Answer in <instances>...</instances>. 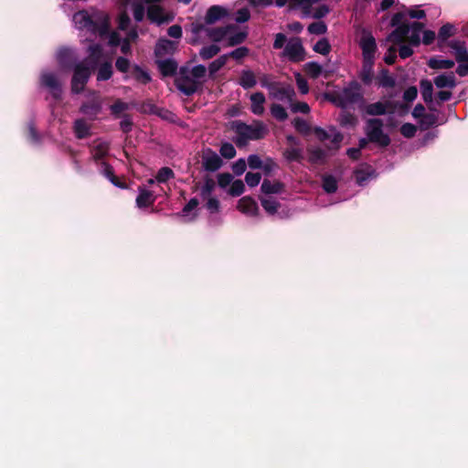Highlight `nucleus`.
I'll return each mask as SVG.
<instances>
[{"label": "nucleus", "instance_id": "obj_14", "mask_svg": "<svg viewBox=\"0 0 468 468\" xmlns=\"http://www.w3.org/2000/svg\"><path fill=\"white\" fill-rule=\"evenodd\" d=\"M41 84L48 88L55 99H59L61 96V85L58 78L49 71H44L41 74Z\"/></svg>", "mask_w": 468, "mask_h": 468}, {"label": "nucleus", "instance_id": "obj_58", "mask_svg": "<svg viewBox=\"0 0 468 468\" xmlns=\"http://www.w3.org/2000/svg\"><path fill=\"white\" fill-rule=\"evenodd\" d=\"M289 105L293 112L308 113L310 112V107L306 102H295L292 99Z\"/></svg>", "mask_w": 468, "mask_h": 468}, {"label": "nucleus", "instance_id": "obj_1", "mask_svg": "<svg viewBox=\"0 0 468 468\" xmlns=\"http://www.w3.org/2000/svg\"><path fill=\"white\" fill-rule=\"evenodd\" d=\"M74 27L80 31H85L101 38H108V44L112 47L121 46L123 54L130 51V43L134 41L138 35L132 29L121 37L119 31L110 32V16L102 10L91 8L75 13L72 16Z\"/></svg>", "mask_w": 468, "mask_h": 468}, {"label": "nucleus", "instance_id": "obj_30", "mask_svg": "<svg viewBox=\"0 0 468 468\" xmlns=\"http://www.w3.org/2000/svg\"><path fill=\"white\" fill-rule=\"evenodd\" d=\"M422 99L426 103L432 102L433 83L429 80H422L420 84Z\"/></svg>", "mask_w": 468, "mask_h": 468}, {"label": "nucleus", "instance_id": "obj_51", "mask_svg": "<svg viewBox=\"0 0 468 468\" xmlns=\"http://www.w3.org/2000/svg\"><path fill=\"white\" fill-rule=\"evenodd\" d=\"M271 112L272 116L279 121H283L287 118L285 109L279 104H273L271 108Z\"/></svg>", "mask_w": 468, "mask_h": 468}, {"label": "nucleus", "instance_id": "obj_27", "mask_svg": "<svg viewBox=\"0 0 468 468\" xmlns=\"http://www.w3.org/2000/svg\"><path fill=\"white\" fill-rule=\"evenodd\" d=\"M428 65L433 69H450L454 67L455 62L452 59H445L440 57L429 59Z\"/></svg>", "mask_w": 468, "mask_h": 468}, {"label": "nucleus", "instance_id": "obj_7", "mask_svg": "<svg viewBox=\"0 0 468 468\" xmlns=\"http://www.w3.org/2000/svg\"><path fill=\"white\" fill-rule=\"evenodd\" d=\"M90 76V69L86 62L78 63L74 68V74L71 81V90L74 93H80Z\"/></svg>", "mask_w": 468, "mask_h": 468}, {"label": "nucleus", "instance_id": "obj_61", "mask_svg": "<svg viewBox=\"0 0 468 468\" xmlns=\"http://www.w3.org/2000/svg\"><path fill=\"white\" fill-rule=\"evenodd\" d=\"M417 132V127L412 123H404L400 128V133L403 136L407 138H411L415 135Z\"/></svg>", "mask_w": 468, "mask_h": 468}, {"label": "nucleus", "instance_id": "obj_20", "mask_svg": "<svg viewBox=\"0 0 468 468\" xmlns=\"http://www.w3.org/2000/svg\"><path fill=\"white\" fill-rule=\"evenodd\" d=\"M250 111L255 115H262L264 112L265 96L262 92H255L250 96Z\"/></svg>", "mask_w": 468, "mask_h": 468}, {"label": "nucleus", "instance_id": "obj_54", "mask_svg": "<svg viewBox=\"0 0 468 468\" xmlns=\"http://www.w3.org/2000/svg\"><path fill=\"white\" fill-rule=\"evenodd\" d=\"M250 17V12L249 8L242 7L236 11L234 19L238 23L247 22Z\"/></svg>", "mask_w": 468, "mask_h": 468}, {"label": "nucleus", "instance_id": "obj_5", "mask_svg": "<svg viewBox=\"0 0 468 468\" xmlns=\"http://www.w3.org/2000/svg\"><path fill=\"white\" fill-rule=\"evenodd\" d=\"M383 122L379 119H369L366 125V133L369 141L381 146H387L390 143L389 137L383 133Z\"/></svg>", "mask_w": 468, "mask_h": 468}, {"label": "nucleus", "instance_id": "obj_24", "mask_svg": "<svg viewBox=\"0 0 468 468\" xmlns=\"http://www.w3.org/2000/svg\"><path fill=\"white\" fill-rule=\"evenodd\" d=\"M155 196L150 190L139 187V194L136 197V205L138 207H147L154 204Z\"/></svg>", "mask_w": 468, "mask_h": 468}, {"label": "nucleus", "instance_id": "obj_22", "mask_svg": "<svg viewBox=\"0 0 468 468\" xmlns=\"http://www.w3.org/2000/svg\"><path fill=\"white\" fill-rule=\"evenodd\" d=\"M109 144L101 139L95 140L91 145L90 153L95 161H99L107 155Z\"/></svg>", "mask_w": 468, "mask_h": 468}, {"label": "nucleus", "instance_id": "obj_34", "mask_svg": "<svg viewBox=\"0 0 468 468\" xmlns=\"http://www.w3.org/2000/svg\"><path fill=\"white\" fill-rule=\"evenodd\" d=\"M388 109V103L378 101L370 103L366 107V112L368 115H383Z\"/></svg>", "mask_w": 468, "mask_h": 468}, {"label": "nucleus", "instance_id": "obj_21", "mask_svg": "<svg viewBox=\"0 0 468 468\" xmlns=\"http://www.w3.org/2000/svg\"><path fill=\"white\" fill-rule=\"evenodd\" d=\"M228 16V11L225 7L220 5H213L211 6L205 16V21L207 24H214L215 22L224 18Z\"/></svg>", "mask_w": 468, "mask_h": 468}, {"label": "nucleus", "instance_id": "obj_62", "mask_svg": "<svg viewBox=\"0 0 468 468\" xmlns=\"http://www.w3.org/2000/svg\"><path fill=\"white\" fill-rule=\"evenodd\" d=\"M308 31L311 34L322 35L326 31V26L323 22H314L308 27Z\"/></svg>", "mask_w": 468, "mask_h": 468}, {"label": "nucleus", "instance_id": "obj_48", "mask_svg": "<svg viewBox=\"0 0 468 468\" xmlns=\"http://www.w3.org/2000/svg\"><path fill=\"white\" fill-rule=\"evenodd\" d=\"M227 60L228 55H222L217 59H215L213 62H211L208 67L210 74L213 75L217 71H218L227 63Z\"/></svg>", "mask_w": 468, "mask_h": 468}, {"label": "nucleus", "instance_id": "obj_33", "mask_svg": "<svg viewBox=\"0 0 468 468\" xmlns=\"http://www.w3.org/2000/svg\"><path fill=\"white\" fill-rule=\"evenodd\" d=\"M262 207L270 215H274L279 207V203L272 196H263L261 197Z\"/></svg>", "mask_w": 468, "mask_h": 468}, {"label": "nucleus", "instance_id": "obj_29", "mask_svg": "<svg viewBox=\"0 0 468 468\" xmlns=\"http://www.w3.org/2000/svg\"><path fill=\"white\" fill-rule=\"evenodd\" d=\"M158 68L161 71V73L164 76H171L175 74L177 69V64L175 60L167 58V59H158Z\"/></svg>", "mask_w": 468, "mask_h": 468}, {"label": "nucleus", "instance_id": "obj_37", "mask_svg": "<svg viewBox=\"0 0 468 468\" xmlns=\"http://www.w3.org/2000/svg\"><path fill=\"white\" fill-rule=\"evenodd\" d=\"M456 33V28L452 24L447 23L443 25L438 33V39L441 42L446 41L450 37Z\"/></svg>", "mask_w": 468, "mask_h": 468}, {"label": "nucleus", "instance_id": "obj_6", "mask_svg": "<svg viewBox=\"0 0 468 468\" xmlns=\"http://www.w3.org/2000/svg\"><path fill=\"white\" fill-rule=\"evenodd\" d=\"M451 48L453 50L458 67L456 73L460 77L468 75V48H466L464 42L453 40L450 44Z\"/></svg>", "mask_w": 468, "mask_h": 468}, {"label": "nucleus", "instance_id": "obj_25", "mask_svg": "<svg viewBox=\"0 0 468 468\" xmlns=\"http://www.w3.org/2000/svg\"><path fill=\"white\" fill-rule=\"evenodd\" d=\"M239 84L245 90L253 88L257 84V77L250 69H243L240 72Z\"/></svg>", "mask_w": 468, "mask_h": 468}, {"label": "nucleus", "instance_id": "obj_42", "mask_svg": "<svg viewBox=\"0 0 468 468\" xmlns=\"http://www.w3.org/2000/svg\"><path fill=\"white\" fill-rule=\"evenodd\" d=\"M219 50L220 48L218 45L212 44L209 46L203 47L199 54L202 58L208 59L217 55L219 52Z\"/></svg>", "mask_w": 468, "mask_h": 468}, {"label": "nucleus", "instance_id": "obj_47", "mask_svg": "<svg viewBox=\"0 0 468 468\" xmlns=\"http://www.w3.org/2000/svg\"><path fill=\"white\" fill-rule=\"evenodd\" d=\"M245 190V186H244V183L238 179V180H234L229 190H228V193L232 196V197H239L240 196Z\"/></svg>", "mask_w": 468, "mask_h": 468}, {"label": "nucleus", "instance_id": "obj_4", "mask_svg": "<svg viewBox=\"0 0 468 468\" xmlns=\"http://www.w3.org/2000/svg\"><path fill=\"white\" fill-rule=\"evenodd\" d=\"M423 25L414 22L410 26L403 24L399 26L388 37L394 43L409 42L410 46H418L420 42V34Z\"/></svg>", "mask_w": 468, "mask_h": 468}, {"label": "nucleus", "instance_id": "obj_15", "mask_svg": "<svg viewBox=\"0 0 468 468\" xmlns=\"http://www.w3.org/2000/svg\"><path fill=\"white\" fill-rule=\"evenodd\" d=\"M199 201L197 197L191 198L188 203L183 207L182 211L176 216L182 219L183 222H192L198 215Z\"/></svg>", "mask_w": 468, "mask_h": 468}, {"label": "nucleus", "instance_id": "obj_59", "mask_svg": "<svg viewBox=\"0 0 468 468\" xmlns=\"http://www.w3.org/2000/svg\"><path fill=\"white\" fill-rule=\"evenodd\" d=\"M233 182V176L229 173H222L218 175V183L221 188H226Z\"/></svg>", "mask_w": 468, "mask_h": 468}, {"label": "nucleus", "instance_id": "obj_44", "mask_svg": "<svg viewBox=\"0 0 468 468\" xmlns=\"http://www.w3.org/2000/svg\"><path fill=\"white\" fill-rule=\"evenodd\" d=\"M309 161L312 163H320L325 157V152L319 147H313L308 150Z\"/></svg>", "mask_w": 468, "mask_h": 468}, {"label": "nucleus", "instance_id": "obj_32", "mask_svg": "<svg viewBox=\"0 0 468 468\" xmlns=\"http://www.w3.org/2000/svg\"><path fill=\"white\" fill-rule=\"evenodd\" d=\"M216 188V182L212 178H206L199 188V195L203 200L212 197Z\"/></svg>", "mask_w": 468, "mask_h": 468}, {"label": "nucleus", "instance_id": "obj_26", "mask_svg": "<svg viewBox=\"0 0 468 468\" xmlns=\"http://www.w3.org/2000/svg\"><path fill=\"white\" fill-rule=\"evenodd\" d=\"M90 124L84 119H77L74 122L73 130L79 139L87 138L90 135Z\"/></svg>", "mask_w": 468, "mask_h": 468}, {"label": "nucleus", "instance_id": "obj_63", "mask_svg": "<svg viewBox=\"0 0 468 468\" xmlns=\"http://www.w3.org/2000/svg\"><path fill=\"white\" fill-rule=\"evenodd\" d=\"M293 125L295 129L302 133H307L310 131V126L306 121L301 118H295L293 120Z\"/></svg>", "mask_w": 468, "mask_h": 468}, {"label": "nucleus", "instance_id": "obj_16", "mask_svg": "<svg viewBox=\"0 0 468 468\" xmlns=\"http://www.w3.org/2000/svg\"><path fill=\"white\" fill-rule=\"evenodd\" d=\"M271 95L272 98L289 103H292L295 92L291 85H278L271 88Z\"/></svg>", "mask_w": 468, "mask_h": 468}, {"label": "nucleus", "instance_id": "obj_52", "mask_svg": "<svg viewBox=\"0 0 468 468\" xmlns=\"http://www.w3.org/2000/svg\"><path fill=\"white\" fill-rule=\"evenodd\" d=\"M133 74H134L135 80L141 83L146 84L151 80V77H150L149 73L143 70L139 67L134 68Z\"/></svg>", "mask_w": 468, "mask_h": 468}, {"label": "nucleus", "instance_id": "obj_8", "mask_svg": "<svg viewBox=\"0 0 468 468\" xmlns=\"http://www.w3.org/2000/svg\"><path fill=\"white\" fill-rule=\"evenodd\" d=\"M358 44L362 49L363 60H375L377 44L372 34L367 30H363Z\"/></svg>", "mask_w": 468, "mask_h": 468}, {"label": "nucleus", "instance_id": "obj_60", "mask_svg": "<svg viewBox=\"0 0 468 468\" xmlns=\"http://www.w3.org/2000/svg\"><path fill=\"white\" fill-rule=\"evenodd\" d=\"M206 201V208L209 211V213L214 214L218 212L219 210V201L216 197H209L205 200Z\"/></svg>", "mask_w": 468, "mask_h": 468}, {"label": "nucleus", "instance_id": "obj_9", "mask_svg": "<svg viewBox=\"0 0 468 468\" xmlns=\"http://www.w3.org/2000/svg\"><path fill=\"white\" fill-rule=\"evenodd\" d=\"M176 88L186 95H192L200 87V81H197L187 71L181 72L176 79Z\"/></svg>", "mask_w": 468, "mask_h": 468}, {"label": "nucleus", "instance_id": "obj_64", "mask_svg": "<svg viewBox=\"0 0 468 468\" xmlns=\"http://www.w3.org/2000/svg\"><path fill=\"white\" fill-rule=\"evenodd\" d=\"M249 54V49L246 47H240L234 50H232L230 53L227 54L228 58L231 57L234 59H241L245 58Z\"/></svg>", "mask_w": 468, "mask_h": 468}, {"label": "nucleus", "instance_id": "obj_46", "mask_svg": "<svg viewBox=\"0 0 468 468\" xmlns=\"http://www.w3.org/2000/svg\"><path fill=\"white\" fill-rule=\"evenodd\" d=\"M323 71V68L316 62H309L305 65V72L313 79L318 78Z\"/></svg>", "mask_w": 468, "mask_h": 468}, {"label": "nucleus", "instance_id": "obj_11", "mask_svg": "<svg viewBox=\"0 0 468 468\" xmlns=\"http://www.w3.org/2000/svg\"><path fill=\"white\" fill-rule=\"evenodd\" d=\"M201 162L203 168L208 172H215L223 165L221 157L210 148L202 151Z\"/></svg>", "mask_w": 468, "mask_h": 468}, {"label": "nucleus", "instance_id": "obj_38", "mask_svg": "<svg viewBox=\"0 0 468 468\" xmlns=\"http://www.w3.org/2000/svg\"><path fill=\"white\" fill-rule=\"evenodd\" d=\"M175 177V173L169 167H162L155 176V180L159 184H165L170 179Z\"/></svg>", "mask_w": 468, "mask_h": 468}, {"label": "nucleus", "instance_id": "obj_53", "mask_svg": "<svg viewBox=\"0 0 468 468\" xmlns=\"http://www.w3.org/2000/svg\"><path fill=\"white\" fill-rule=\"evenodd\" d=\"M330 45L327 41V39L323 38L320 39L314 47V50L317 53H320L322 55H326L330 51Z\"/></svg>", "mask_w": 468, "mask_h": 468}, {"label": "nucleus", "instance_id": "obj_13", "mask_svg": "<svg viewBox=\"0 0 468 468\" xmlns=\"http://www.w3.org/2000/svg\"><path fill=\"white\" fill-rule=\"evenodd\" d=\"M89 101L84 102L80 107V112L95 119L101 111V100L98 92H90Z\"/></svg>", "mask_w": 468, "mask_h": 468}, {"label": "nucleus", "instance_id": "obj_39", "mask_svg": "<svg viewBox=\"0 0 468 468\" xmlns=\"http://www.w3.org/2000/svg\"><path fill=\"white\" fill-rule=\"evenodd\" d=\"M284 156L289 161L302 162L303 159L302 149L293 146L285 150Z\"/></svg>", "mask_w": 468, "mask_h": 468}, {"label": "nucleus", "instance_id": "obj_41", "mask_svg": "<svg viewBox=\"0 0 468 468\" xmlns=\"http://www.w3.org/2000/svg\"><path fill=\"white\" fill-rule=\"evenodd\" d=\"M102 174L116 186L123 188L124 185L121 184L113 176L112 168L106 163L101 164Z\"/></svg>", "mask_w": 468, "mask_h": 468}, {"label": "nucleus", "instance_id": "obj_56", "mask_svg": "<svg viewBox=\"0 0 468 468\" xmlns=\"http://www.w3.org/2000/svg\"><path fill=\"white\" fill-rule=\"evenodd\" d=\"M437 122V117L433 113L424 114V116L420 120V124L422 129H428L429 127L434 125Z\"/></svg>", "mask_w": 468, "mask_h": 468}, {"label": "nucleus", "instance_id": "obj_49", "mask_svg": "<svg viewBox=\"0 0 468 468\" xmlns=\"http://www.w3.org/2000/svg\"><path fill=\"white\" fill-rule=\"evenodd\" d=\"M220 154L226 159H232L236 155V150L230 143H224L220 147Z\"/></svg>", "mask_w": 468, "mask_h": 468}, {"label": "nucleus", "instance_id": "obj_10", "mask_svg": "<svg viewBox=\"0 0 468 468\" xmlns=\"http://www.w3.org/2000/svg\"><path fill=\"white\" fill-rule=\"evenodd\" d=\"M283 55L293 62L303 60L304 49L300 38H291L284 47Z\"/></svg>", "mask_w": 468, "mask_h": 468}, {"label": "nucleus", "instance_id": "obj_45", "mask_svg": "<svg viewBox=\"0 0 468 468\" xmlns=\"http://www.w3.org/2000/svg\"><path fill=\"white\" fill-rule=\"evenodd\" d=\"M378 84L385 88H391L395 85V79L388 74V70L383 69L378 77Z\"/></svg>", "mask_w": 468, "mask_h": 468}, {"label": "nucleus", "instance_id": "obj_18", "mask_svg": "<svg viewBox=\"0 0 468 468\" xmlns=\"http://www.w3.org/2000/svg\"><path fill=\"white\" fill-rule=\"evenodd\" d=\"M238 209L248 216H256L258 213V205L254 199L250 197H244L239 200Z\"/></svg>", "mask_w": 468, "mask_h": 468}, {"label": "nucleus", "instance_id": "obj_57", "mask_svg": "<svg viewBox=\"0 0 468 468\" xmlns=\"http://www.w3.org/2000/svg\"><path fill=\"white\" fill-rule=\"evenodd\" d=\"M261 179V176L260 173H251L249 172L245 176V181L247 185L250 187L256 186L260 184Z\"/></svg>", "mask_w": 468, "mask_h": 468}, {"label": "nucleus", "instance_id": "obj_19", "mask_svg": "<svg viewBox=\"0 0 468 468\" xmlns=\"http://www.w3.org/2000/svg\"><path fill=\"white\" fill-rule=\"evenodd\" d=\"M176 48V42L169 39H160L155 47V55L157 58H163L172 54Z\"/></svg>", "mask_w": 468, "mask_h": 468}, {"label": "nucleus", "instance_id": "obj_23", "mask_svg": "<svg viewBox=\"0 0 468 468\" xmlns=\"http://www.w3.org/2000/svg\"><path fill=\"white\" fill-rule=\"evenodd\" d=\"M314 133L322 141L332 138V143L334 144H338L343 139L342 134L333 128L329 129V131H325L322 128H315Z\"/></svg>", "mask_w": 468, "mask_h": 468}, {"label": "nucleus", "instance_id": "obj_28", "mask_svg": "<svg viewBox=\"0 0 468 468\" xmlns=\"http://www.w3.org/2000/svg\"><path fill=\"white\" fill-rule=\"evenodd\" d=\"M374 63L375 60H363V66L359 77L365 84L371 83L373 80Z\"/></svg>", "mask_w": 468, "mask_h": 468}, {"label": "nucleus", "instance_id": "obj_3", "mask_svg": "<svg viewBox=\"0 0 468 468\" xmlns=\"http://www.w3.org/2000/svg\"><path fill=\"white\" fill-rule=\"evenodd\" d=\"M234 130L236 133L235 143L238 146L246 145L250 140L261 139L268 132L266 125L261 122H257L250 125L239 122L234 124Z\"/></svg>", "mask_w": 468, "mask_h": 468}, {"label": "nucleus", "instance_id": "obj_36", "mask_svg": "<svg viewBox=\"0 0 468 468\" xmlns=\"http://www.w3.org/2000/svg\"><path fill=\"white\" fill-rule=\"evenodd\" d=\"M323 188L326 193H335L337 189V180L332 175H324L323 176Z\"/></svg>", "mask_w": 468, "mask_h": 468}, {"label": "nucleus", "instance_id": "obj_17", "mask_svg": "<svg viewBox=\"0 0 468 468\" xmlns=\"http://www.w3.org/2000/svg\"><path fill=\"white\" fill-rule=\"evenodd\" d=\"M433 83L438 89H453L456 86V78L453 72L439 74L433 79Z\"/></svg>", "mask_w": 468, "mask_h": 468}, {"label": "nucleus", "instance_id": "obj_31", "mask_svg": "<svg viewBox=\"0 0 468 468\" xmlns=\"http://www.w3.org/2000/svg\"><path fill=\"white\" fill-rule=\"evenodd\" d=\"M374 176V170L370 166L362 167L356 171V180L359 186H365Z\"/></svg>", "mask_w": 468, "mask_h": 468}, {"label": "nucleus", "instance_id": "obj_35", "mask_svg": "<svg viewBox=\"0 0 468 468\" xmlns=\"http://www.w3.org/2000/svg\"><path fill=\"white\" fill-rule=\"evenodd\" d=\"M282 189V185L279 182H271L270 180H264L261 184V191L265 196H271V194L280 193Z\"/></svg>", "mask_w": 468, "mask_h": 468}, {"label": "nucleus", "instance_id": "obj_2", "mask_svg": "<svg viewBox=\"0 0 468 468\" xmlns=\"http://www.w3.org/2000/svg\"><path fill=\"white\" fill-rule=\"evenodd\" d=\"M209 38L220 42L223 47H233L242 43L247 37V31L237 26L230 25L224 27L210 28L207 30Z\"/></svg>", "mask_w": 468, "mask_h": 468}, {"label": "nucleus", "instance_id": "obj_50", "mask_svg": "<svg viewBox=\"0 0 468 468\" xmlns=\"http://www.w3.org/2000/svg\"><path fill=\"white\" fill-rule=\"evenodd\" d=\"M191 76H193L194 79H196L197 81H200V84L202 83V80L204 79L207 69L203 65H197L193 67V69L190 71H187Z\"/></svg>", "mask_w": 468, "mask_h": 468}, {"label": "nucleus", "instance_id": "obj_40", "mask_svg": "<svg viewBox=\"0 0 468 468\" xmlns=\"http://www.w3.org/2000/svg\"><path fill=\"white\" fill-rule=\"evenodd\" d=\"M112 75V67L111 63H104L101 65L98 70L97 80L99 81L101 80H109Z\"/></svg>", "mask_w": 468, "mask_h": 468}, {"label": "nucleus", "instance_id": "obj_43", "mask_svg": "<svg viewBox=\"0 0 468 468\" xmlns=\"http://www.w3.org/2000/svg\"><path fill=\"white\" fill-rule=\"evenodd\" d=\"M73 57V50L68 48H60L57 53V59L61 66H66Z\"/></svg>", "mask_w": 468, "mask_h": 468}, {"label": "nucleus", "instance_id": "obj_55", "mask_svg": "<svg viewBox=\"0 0 468 468\" xmlns=\"http://www.w3.org/2000/svg\"><path fill=\"white\" fill-rule=\"evenodd\" d=\"M133 13L134 19L138 22H141L145 16V7L140 3H133Z\"/></svg>", "mask_w": 468, "mask_h": 468}, {"label": "nucleus", "instance_id": "obj_12", "mask_svg": "<svg viewBox=\"0 0 468 468\" xmlns=\"http://www.w3.org/2000/svg\"><path fill=\"white\" fill-rule=\"evenodd\" d=\"M360 98V87L356 82L350 83L338 94V99L342 107H346L348 104L356 102Z\"/></svg>", "mask_w": 468, "mask_h": 468}]
</instances>
